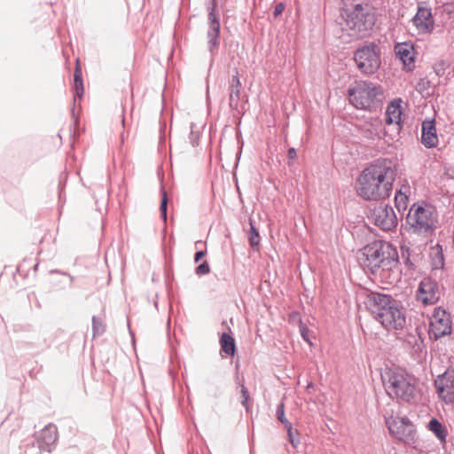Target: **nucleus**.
Instances as JSON below:
<instances>
[{"label":"nucleus","instance_id":"31","mask_svg":"<svg viewBox=\"0 0 454 454\" xmlns=\"http://www.w3.org/2000/svg\"><path fill=\"white\" fill-rule=\"evenodd\" d=\"M190 129L191 130L188 139L192 146L195 147L199 145L200 134V131L196 129V125L194 123H191Z\"/></svg>","mask_w":454,"mask_h":454},{"label":"nucleus","instance_id":"42","mask_svg":"<svg viewBox=\"0 0 454 454\" xmlns=\"http://www.w3.org/2000/svg\"><path fill=\"white\" fill-rule=\"evenodd\" d=\"M61 190H62V188H61V187H59V200H62V191H61Z\"/></svg>","mask_w":454,"mask_h":454},{"label":"nucleus","instance_id":"5","mask_svg":"<svg viewBox=\"0 0 454 454\" xmlns=\"http://www.w3.org/2000/svg\"><path fill=\"white\" fill-rule=\"evenodd\" d=\"M438 214L434 206L420 201L411 205L405 218V229L409 233L429 236L437 228Z\"/></svg>","mask_w":454,"mask_h":454},{"label":"nucleus","instance_id":"2","mask_svg":"<svg viewBox=\"0 0 454 454\" xmlns=\"http://www.w3.org/2000/svg\"><path fill=\"white\" fill-rule=\"evenodd\" d=\"M364 305L373 317L387 330H402L406 325L403 306L390 294L370 292L365 297Z\"/></svg>","mask_w":454,"mask_h":454},{"label":"nucleus","instance_id":"39","mask_svg":"<svg viewBox=\"0 0 454 454\" xmlns=\"http://www.w3.org/2000/svg\"><path fill=\"white\" fill-rule=\"evenodd\" d=\"M207 250L198 251L194 255V262H198L202 257L205 256Z\"/></svg>","mask_w":454,"mask_h":454},{"label":"nucleus","instance_id":"21","mask_svg":"<svg viewBox=\"0 0 454 454\" xmlns=\"http://www.w3.org/2000/svg\"><path fill=\"white\" fill-rule=\"evenodd\" d=\"M427 428L431 431L436 438L442 442H446L447 438V428L444 427L438 419L432 418L427 425Z\"/></svg>","mask_w":454,"mask_h":454},{"label":"nucleus","instance_id":"6","mask_svg":"<svg viewBox=\"0 0 454 454\" xmlns=\"http://www.w3.org/2000/svg\"><path fill=\"white\" fill-rule=\"evenodd\" d=\"M382 380L387 395L405 403L415 399V378L402 368L388 369L382 375Z\"/></svg>","mask_w":454,"mask_h":454},{"label":"nucleus","instance_id":"26","mask_svg":"<svg viewBox=\"0 0 454 454\" xmlns=\"http://www.w3.org/2000/svg\"><path fill=\"white\" fill-rule=\"evenodd\" d=\"M106 331V325L100 317H92V332L93 338L101 336Z\"/></svg>","mask_w":454,"mask_h":454},{"label":"nucleus","instance_id":"29","mask_svg":"<svg viewBox=\"0 0 454 454\" xmlns=\"http://www.w3.org/2000/svg\"><path fill=\"white\" fill-rule=\"evenodd\" d=\"M249 244L252 247H254L259 245L260 243V235L255 228L254 224L253 223L252 220H250V231H249Z\"/></svg>","mask_w":454,"mask_h":454},{"label":"nucleus","instance_id":"18","mask_svg":"<svg viewBox=\"0 0 454 454\" xmlns=\"http://www.w3.org/2000/svg\"><path fill=\"white\" fill-rule=\"evenodd\" d=\"M241 82L239 71L235 69V74L231 76L229 86V106L231 110L238 111L241 95Z\"/></svg>","mask_w":454,"mask_h":454},{"label":"nucleus","instance_id":"1","mask_svg":"<svg viewBox=\"0 0 454 454\" xmlns=\"http://www.w3.org/2000/svg\"><path fill=\"white\" fill-rule=\"evenodd\" d=\"M395 169L388 159H378L362 170L356 182L357 195L364 200H381L388 198L393 190Z\"/></svg>","mask_w":454,"mask_h":454},{"label":"nucleus","instance_id":"36","mask_svg":"<svg viewBox=\"0 0 454 454\" xmlns=\"http://www.w3.org/2000/svg\"><path fill=\"white\" fill-rule=\"evenodd\" d=\"M300 333L302 337V339L307 341L308 343L311 344L309 338V329L306 326V325L301 323L300 325Z\"/></svg>","mask_w":454,"mask_h":454},{"label":"nucleus","instance_id":"8","mask_svg":"<svg viewBox=\"0 0 454 454\" xmlns=\"http://www.w3.org/2000/svg\"><path fill=\"white\" fill-rule=\"evenodd\" d=\"M353 59L357 69L365 75L376 74L381 66L380 51L374 43L356 49Z\"/></svg>","mask_w":454,"mask_h":454},{"label":"nucleus","instance_id":"33","mask_svg":"<svg viewBox=\"0 0 454 454\" xmlns=\"http://www.w3.org/2000/svg\"><path fill=\"white\" fill-rule=\"evenodd\" d=\"M276 415L278 419L286 427L288 424H292L285 416V403L284 402H281L276 411Z\"/></svg>","mask_w":454,"mask_h":454},{"label":"nucleus","instance_id":"37","mask_svg":"<svg viewBox=\"0 0 454 454\" xmlns=\"http://www.w3.org/2000/svg\"><path fill=\"white\" fill-rule=\"evenodd\" d=\"M285 4L284 3H278L276 4L274 11H273V16L277 18L285 10Z\"/></svg>","mask_w":454,"mask_h":454},{"label":"nucleus","instance_id":"20","mask_svg":"<svg viewBox=\"0 0 454 454\" xmlns=\"http://www.w3.org/2000/svg\"><path fill=\"white\" fill-rule=\"evenodd\" d=\"M402 100L400 98L394 99L387 106L386 110V119L385 121L387 124H396L400 126L401 124V115H402Z\"/></svg>","mask_w":454,"mask_h":454},{"label":"nucleus","instance_id":"14","mask_svg":"<svg viewBox=\"0 0 454 454\" xmlns=\"http://www.w3.org/2000/svg\"><path fill=\"white\" fill-rule=\"evenodd\" d=\"M216 1L212 0L210 3V6L208 7V20L209 26L207 30V39H208V51L214 54L215 50L219 46V36H220V21L216 11Z\"/></svg>","mask_w":454,"mask_h":454},{"label":"nucleus","instance_id":"4","mask_svg":"<svg viewBox=\"0 0 454 454\" xmlns=\"http://www.w3.org/2000/svg\"><path fill=\"white\" fill-rule=\"evenodd\" d=\"M345 25L353 37H365L372 30L376 17L366 0H351L343 9Z\"/></svg>","mask_w":454,"mask_h":454},{"label":"nucleus","instance_id":"27","mask_svg":"<svg viewBox=\"0 0 454 454\" xmlns=\"http://www.w3.org/2000/svg\"><path fill=\"white\" fill-rule=\"evenodd\" d=\"M288 441L294 448H297L300 444V437L297 429H294L293 424H288L286 427Z\"/></svg>","mask_w":454,"mask_h":454},{"label":"nucleus","instance_id":"24","mask_svg":"<svg viewBox=\"0 0 454 454\" xmlns=\"http://www.w3.org/2000/svg\"><path fill=\"white\" fill-rule=\"evenodd\" d=\"M74 96L78 98H82L83 95V82L82 78V71L78 65L75 67L74 77Z\"/></svg>","mask_w":454,"mask_h":454},{"label":"nucleus","instance_id":"19","mask_svg":"<svg viewBox=\"0 0 454 454\" xmlns=\"http://www.w3.org/2000/svg\"><path fill=\"white\" fill-rule=\"evenodd\" d=\"M395 52L396 57L403 62V64L411 70L414 67V52L413 45L409 43H397L395 46Z\"/></svg>","mask_w":454,"mask_h":454},{"label":"nucleus","instance_id":"10","mask_svg":"<svg viewBox=\"0 0 454 454\" xmlns=\"http://www.w3.org/2000/svg\"><path fill=\"white\" fill-rule=\"evenodd\" d=\"M451 331L452 320L450 314L442 307L435 308L429 318V338L437 340L442 337L450 335Z\"/></svg>","mask_w":454,"mask_h":454},{"label":"nucleus","instance_id":"22","mask_svg":"<svg viewBox=\"0 0 454 454\" xmlns=\"http://www.w3.org/2000/svg\"><path fill=\"white\" fill-rule=\"evenodd\" d=\"M222 351L228 356H233L236 352L235 340L232 336L226 333H223L220 338Z\"/></svg>","mask_w":454,"mask_h":454},{"label":"nucleus","instance_id":"9","mask_svg":"<svg viewBox=\"0 0 454 454\" xmlns=\"http://www.w3.org/2000/svg\"><path fill=\"white\" fill-rule=\"evenodd\" d=\"M386 425L392 436L406 445H413L418 441V434L415 426L406 417L390 416L385 418Z\"/></svg>","mask_w":454,"mask_h":454},{"label":"nucleus","instance_id":"35","mask_svg":"<svg viewBox=\"0 0 454 454\" xmlns=\"http://www.w3.org/2000/svg\"><path fill=\"white\" fill-rule=\"evenodd\" d=\"M210 272V266L207 261L200 263L196 269L195 273L199 276L206 275Z\"/></svg>","mask_w":454,"mask_h":454},{"label":"nucleus","instance_id":"30","mask_svg":"<svg viewBox=\"0 0 454 454\" xmlns=\"http://www.w3.org/2000/svg\"><path fill=\"white\" fill-rule=\"evenodd\" d=\"M167 208H168V194L164 188H161V200L160 205V217L166 222L167 221Z\"/></svg>","mask_w":454,"mask_h":454},{"label":"nucleus","instance_id":"17","mask_svg":"<svg viewBox=\"0 0 454 454\" xmlns=\"http://www.w3.org/2000/svg\"><path fill=\"white\" fill-rule=\"evenodd\" d=\"M421 142L427 148H433L437 145L438 137L434 120H426L422 122Z\"/></svg>","mask_w":454,"mask_h":454},{"label":"nucleus","instance_id":"13","mask_svg":"<svg viewBox=\"0 0 454 454\" xmlns=\"http://www.w3.org/2000/svg\"><path fill=\"white\" fill-rule=\"evenodd\" d=\"M440 299V290L436 281L431 278H424L417 291V300L423 304H434Z\"/></svg>","mask_w":454,"mask_h":454},{"label":"nucleus","instance_id":"40","mask_svg":"<svg viewBox=\"0 0 454 454\" xmlns=\"http://www.w3.org/2000/svg\"><path fill=\"white\" fill-rule=\"evenodd\" d=\"M66 179H67V174H66V173H62V174L60 175L59 186L61 185V182H62V181H66Z\"/></svg>","mask_w":454,"mask_h":454},{"label":"nucleus","instance_id":"15","mask_svg":"<svg viewBox=\"0 0 454 454\" xmlns=\"http://www.w3.org/2000/svg\"><path fill=\"white\" fill-rule=\"evenodd\" d=\"M411 22L419 34L426 35L432 33L434 28V20L431 8L419 5L416 14L411 19Z\"/></svg>","mask_w":454,"mask_h":454},{"label":"nucleus","instance_id":"7","mask_svg":"<svg viewBox=\"0 0 454 454\" xmlns=\"http://www.w3.org/2000/svg\"><path fill=\"white\" fill-rule=\"evenodd\" d=\"M348 95L350 104L359 110L376 109L383 99L380 86L363 80L355 81L348 87Z\"/></svg>","mask_w":454,"mask_h":454},{"label":"nucleus","instance_id":"23","mask_svg":"<svg viewBox=\"0 0 454 454\" xmlns=\"http://www.w3.org/2000/svg\"><path fill=\"white\" fill-rule=\"evenodd\" d=\"M405 340L410 346L416 348L417 349H420L424 342L422 333L419 328H415L414 333H409Z\"/></svg>","mask_w":454,"mask_h":454},{"label":"nucleus","instance_id":"3","mask_svg":"<svg viewBox=\"0 0 454 454\" xmlns=\"http://www.w3.org/2000/svg\"><path fill=\"white\" fill-rule=\"evenodd\" d=\"M360 264L372 274H381L397 267L398 253L389 243L374 240L362 250L359 257Z\"/></svg>","mask_w":454,"mask_h":454},{"label":"nucleus","instance_id":"41","mask_svg":"<svg viewBox=\"0 0 454 454\" xmlns=\"http://www.w3.org/2000/svg\"><path fill=\"white\" fill-rule=\"evenodd\" d=\"M236 383H237L239 387H240V385H241V384H244V383H243V379H242V380H240V378H239V375H237V377H236Z\"/></svg>","mask_w":454,"mask_h":454},{"label":"nucleus","instance_id":"11","mask_svg":"<svg viewBox=\"0 0 454 454\" xmlns=\"http://www.w3.org/2000/svg\"><path fill=\"white\" fill-rule=\"evenodd\" d=\"M371 218L375 225L383 231H391L397 226L398 221L393 207L380 203L371 213Z\"/></svg>","mask_w":454,"mask_h":454},{"label":"nucleus","instance_id":"38","mask_svg":"<svg viewBox=\"0 0 454 454\" xmlns=\"http://www.w3.org/2000/svg\"><path fill=\"white\" fill-rule=\"evenodd\" d=\"M287 157L289 160H294L297 157V152L294 147H291L287 151Z\"/></svg>","mask_w":454,"mask_h":454},{"label":"nucleus","instance_id":"16","mask_svg":"<svg viewBox=\"0 0 454 454\" xmlns=\"http://www.w3.org/2000/svg\"><path fill=\"white\" fill-rule=\"evenodd\" d=\"M57 441V427L50 423L43 428L37 438L38 448L42 452L51 453L55 449Z\"/></svg>","mask_w":454,"mask_h":454},{"label":"nucleus","instance_id":"32","mask_svg":"<svg viewBox=\"0 0 454 454\" xmlns=\"http://www.w3.org/2000/svg\"><path fill=\"white\" fill-rule=\"evenodd\" d=\"M401 259L403 261L404 264L408 269H413V262L411 260V251L409 247H401Z\"/></svg>","mask_w":454,"mask_h":454},{"label":"nucleus","instance_id":"28","mask_svg":"<svg viewBox=\"0 0 454 454\" xmlns=\"http://www.w3.org/2000/svg\"><path fill=\"white\" fill-rule=\"evenodd\" d=\"M450 63L448 60L439 59L434 64V71L437 76L442 77L445 74L446 70L449 69Z\"/></svg>","mask_w":454,"mask_h":454},{"label":"nucleus","instance_id":"25","mask_svg":"<svg viewBox=\"0 0 454 454\" xmlns=\"http://www.w3.org/2000/svg\"><path fill=\"white\" fill-rule=\"evenodd\" d=\"M408 200V195L406 192H403L402 189L395 192V204L399 212L407 208Z\"/></svg>","mask_w":454,"mask_h":454},{"label":"nucleus","instance_id":"34","mask_svg":"<svg viewBox=\"0 0 454 454\" xmlns=\"http://www.w3.org/2000/svg\"><path fill=\"white\" fill-rule=\"evenodd\" d=\"M240 393L242 395L241 404L248 411V400L250 398L249 392L244 384L240 385Z\"/></svg>","mask_w":454,"mask_h":454},{"label":"nucleus","instance_id":"12","mask_svg":"<svg viewBox=\"0 0 454 454\" xmlns=\"http://www.w3.org/2000/svg\"><path fill=\"white\" fill-rule=\"evenodd\" d=\"M439 397L445 403H454V370H447L434 380Z\"/></svg>","mask_w":454,"mask_h":454}]
</instances>
